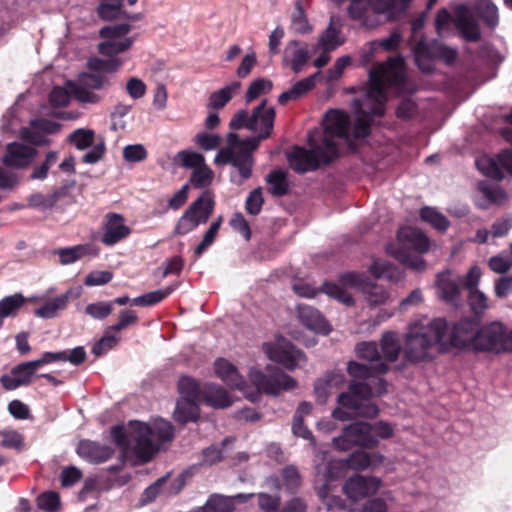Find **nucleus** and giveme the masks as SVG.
I'll list each match as a JSON object with an SVG mask.
<instances>
[{
  "mask_svg": "<svg viewBox=\"0 0 512 512\" xmlns=\"http://www.w3.org/2000/svg\"><path fill=\"white\" fill-rule=\"evenodd\" d=\"M130 438L135 442V453L142 462L150 461L159 447L152 440V428L147 423L132 420L129 422Z\"/></svg>",
  "mask_w": 512,
  "mask_h": 512,
  "instance_id": "9b49d317",
  "label": "nucleus"
},
{
  "mask_svg": "<svg viewBox=\"0 0 512 512\" xmlns=\"http://www.w3.org/2000/svg\"><path fill=\"white\" fill-rule=\"evenodd\" d=\"M214 172L207 165L193 170L190 176V183L196 189H203L211 185Z\"/></svg>",
  "mask_w": 512,
  "mask_h": 512,
  "instance_id": "3c124183",
  "label": "nucleus"
},
{
  "mask_svg": "<svg viewBox=\"0 0 512 512\" xmlns=\"http://www.w3.org/2000/svg\"><path fill=\"white\" fill-rule=\"evenodd\" d=\"M369 272L375 279L386 278L391 280L394 273V265L387 260L375 259L369 266Z\"/></svg>",
  "mask_w": 512,
  "mask_h": 512,
  "instance_id": "052dcab7",
  "label": "nucleus"
},
{
  "mask_svg": "<svg viewBox=\"0 0 512 512\" xmlns=\"http://www.w3.org/2000/svg\"><path fill=\"white\" fill-rule=\"evenodd\" d=\"M443 44L438 40L427 42L423 38L415 44L412 51L415 64L421 72L430 74L434 71V61L438 60L440 47Z\"/></svg>",
  "mask_w": 512,
  "mask_h": 512,
  "instance_id": "ddd939ff",
  "label": "nucleus"
},
{
  "mask_svg": "<svg viewBox=\"0 0 512 512\" xmlns=\"http://www.w3.org/2000/svg\"><path fill=\"white\" fill-rule=\"evenodd\" d=\"M135 37H126L123 40H104L98 44V52L106 57L115 58L131 48Z\"/></svg>",
  "mask_w": 512,
  "mask_h": 512,
  "instance_id": "72a5a7b5",
  "label": "nucleus"
},
{
  "mask_svg": "<svg viewBox=\"0 0 512 512\" xmlns=\"http://www.w3.org/2000/svg\"><path fill=\"white\" fill-rule=\"evenodd\" d=\"M258 506L263 512H278L281 504L279 494L271 495L269 493L260 492L257 494Z\"/></svg>",
  "mask_w": 512,
  "mask_h": 512,
  "instance_id": "774afa93",
  "label": "nucleus"
},
{
  "mask_svg": "<svg viewBox=\"0 0 512 512\" xmlns=\"http://www.w3.org/2000/svg\"><path fill=\"white\" fill-rule=\"evenodd\" d=\"M385 460L381 452H370V449L358 448L345 459L346 466L354 471L374 470Z\"/></svg>",
  "mask_w": 512,
  "mask_h": 512,
  "instance_id": "f3484780",
  "label": "nucleus"
},
{
  "mask_svg": "<svg viewBox=\"0 0 512 512\" xmlns=\"http://www.w3.org/2000/svg\"><path fill=\"white\" fill-rule=\"evenodd\" d=\"M178 391L181 397L178 400L201 402L203 389L199 383L190 376H182L178 381Z\"/></svg>",
  "mask_w": 512,
  "mask_h": 512,
  "instance_id": "473e14b6",
  "label": "nucleus"
},
{
  "mask_svg": "<svg viewBox=\"0 0 512 512\" xmlns=\"http://www.w3.org/2000/svg\"><path fill=\"white\" fill-rule=\"evenodd\" d=\"M291 22L295 28V32L304 35L312 31V26L309 24L303 5L300 0L295 3V10L291 16Z\"/></svg>",
  "mask_w": 512,
  "mask_h": 512,
  "instance_id": "de8ad7c7",
  "label": "nucleus"
},
{
  "mask_svg": "<svg viewBox=\"0 0 512 512\" xmlns=\"http://www.w3.org/2000/svg\"><path fill=\"white\" fill-rule=\"evenodd\" d=\"M268 100L263 99L256 107L252 109L248 115L244 128L249 131L255 132L258 129V124L262 125L263 116L267 113L270 107H267Z\"/></svg>",
  "mask_w": 512,
  "mask_h": 512,
  "instance_id": "13d9d810",
  "label": "nucleus"
},
{
  "mask_svg": "<svg viewBox=\"0 0 512 512\" xmlns=\"http://www.w3.org/2000/svg\"><path fill=\"white\" fill-rule=\"evenodd\" d=\"M276 118V110L274 107H270L267 113L262 119V128L256 136H251L243 139L237 154L240 161L248 169V177L252 176L253 166L255 159L253 152L256 151L262 140L269 138L273 132L274 123Z\"/></svg>",
  "mask_w": 512,
  "mask_h": 512,
  "instance_id": "9d476101",
  "label": "nucleus"
},
{
  "mask_svg": "<svg viewBox=\"0 0 512 512\" xmlns=\"http://www.w3.org/2000/svg\"><path fill=\"white\" fill-rule=\"evenodd\" d=\"M296 313L299 322L307 329L324 336L332 331L329 322L316 308L307 304H298Z\"/></svg>",
  "mask_w": 512,
  "mask_h": 512,
  "instance_id": "2eb2a0df",
  "label": "nucleus"
},
{
  "mask_svg": "<svg viewBox=\"0 0 512 512\" xmlns=\"http://www.w3.org/2000/svg\"><path fill=\"white\" fill-rule=\"evenodd\" d=\"M78 83L90 90H99L109 84L106 76L99 73L83 72L79 75Z\"/></svg>",
  "mask_w": 512,
  "mask_h": 512,
  "instance_id": "680f3d73",
  "label": "nucleus"
},
{
  "mask_svg": "<svg viewBox=\"0 0 512 512\" xmlns=\"http://www.w3.org/2000/svg\"><path fill=\"white\" fill-rule=\"evenodd\" d=\"M175 160L182 167L193 170L206 165L204 155L195 151L181 150L177 153Z\"/></svg>",
  "mask_w": 512,
  "mask_h": 512,
  "instance_id": "49530a36",
  "label": "nucleus"
},
{
  "mask_svg": "<svg viewBox=\"0 0 512 512\" xmlns=\"http://www.w3.org/2000/svg\"><path fill=\"white\" fill-rule=\"evenodd\" d=\"M200 204V201L198 202H192L188 208L185 210V212L182 214V216L179 218L175 229L174 234L175 235H186L189 232L196 229L200 224H205L210 216H211V210L210 206L208 209L204 212V214L201 217H194V212L196 209H198V205Z\"/></svg>",
  "mask_w": 512,
  "mask_h": 512,
  "instance_id": "5701e85b",
  "label": "nucleus"
},
{
  "mask_svg": "<svg viewBox=\"0 0 512 512\" xmlns=\"http://www.w3.org/2000/svg\"><path fill=\"white\" fill-rule=\"evenodd\" d=\"M26 298L22 293H14L0 300V318L16 315L17 311L25 304Z\"/></svg>",
  "mask_w": 512,
  "mask_h": 512,
  "instance_id": "79ce46f5",
  "label": "nucleus"
},
{
  "mask_svg": "<svg viewBox=\"0 0 512 512\" xmlns=\"http://www.w3.org/2000/svg\"><path fill=\"white\" fill-rule=\"evenodd\" d=\"M347 373L353 378V380L359 379L362 381H365L376 374L372 365L363 364L354 360L347 363Z\"/></svg>",
  "mask_w": 512,
  "mask_h": 512,
  "instance_id": "4d7b16f0",
  "label": "nucleus"
},
{
  "mask_svg": "<svg viewBox=\"0 0 512 512\" xmlns=\"http://www.w3.org/2000/svg\"><path fill=\"white\" fill-rule=\"evenodd\" d=\"M471 342L472 350L477 353L505 351V325L500 321L480 324Z\"/></svg>",
  "mask_w": 512,
  "mask_h": 512,
  "instance_id": "1a4fd4ad",
  "label": "nucleus"
},
{
  "mask_svg": "<svg viewBox=\"0 0 512 512\" xmlns=\"http://www.w3.org/2000/svg\"><path fill=\"white\" fill-rule=\"evenodd\" d=\"M76 452L82 459L93 464H100L109 460L115 451L109 445L83 439L79 441Z\"/></svg>",
  "mask_w": 512,
  "mask_h": 512,
  "instance_id": "6ab92c4d",
  "label": "nucleus"
},
{
  "mask_svg": "<svg viewBox=\"0 0 512 512\" xmlns=\"http://www.w3.org/2000/svg\"><path fill=\"white\" fill-rule=\"evenodd\" d=\"M309 148L294 145L285 153L290 168L297 174L317 171L327 167L340 157L337 142L324 132L321 143L313 142L312 136L308 138Z\"/></svg>",
  "mask_w": 512,
  "mask_h": 512,
  "instance_id": "7ed1b4c3",
  "label": "nucleus"
},
{
  "mask_svg": "<svg viewBox=\"0 0 512 512\" xmlns=\"http://www.w3.org/2000/svg\"><path fill=\"white\" fill-rule=\"evenodd\" d=\"M361 291L366 295V300L371 306L382 305L388 299L386 290L373 282L369 277Z\"/></svg>",
  "mask_w": 512,
  "mask_h": 512,
  "instance_id": "ea45409f",
  "label": "nucleus"
},
{
  "mask_svg": "<svg viewBox=\"0 0 512 512\" xmlns=\"http://www.w3.org/2000/svg\"><path fill=\"white\" fill-rule=\"evenodd\" d=\"M0 445L3 448L21 451L25 446L24 437L16 430H5L2 432Z\"/></svg>",
  "mask_w": 512,
  "mask_h": 512,
  "instance_id": "338daca9",
  "label": "nucleus"
},
{
  "mask_svg": "<svg viewBox=\"0 0 512 512\" xmlns=\"http://www.w3.org/2000/svg\"><path fill=\"white\" fill-rule=\"evenodd\" d=\"M77 296V293H73V290L69 289L65 293L46 301L42 306L35 309L34 314L39 318L53 319L57 316L58 311L64 310L67 307L71 298Z\"/></svg>",
  "mask_w": 512,
  "mask_h": 512,
  "instance_id": "a878e982",
  "label": "nucleus"
},
{
  "mask_svg": "<svg viewBox=\"0 0 512 512\" xmlns=\"http://www.w3.org/2000/svg\"><path fill=\"white\" fill-rule=\"evenodd\" d=\"M205 512H234L233 498L218 493L211 494L205 504L200 506Z\"/></svg>",
  "mask_w": 512,
  "mask_h": 512,
  "instance_id": "f704fd0d",
  "label": "nucleus"
},
{
  "mask_svg": "<svg viewBox=\"0 0 512 512\" xmlns=\"http://www.w3.org/2000/svg\"><path fill=\"white\" fill-rule=\"evenodd\" d=\"M124 217L118 213H108L103 226L101 242L107 246H113L129 236L131 229L125 225Z\"/></svg>",
  "mask_w": 512,
  "mask_h": 512,
  "instance_id": "dca6fc26",
  "label": "nucleus"
},
{
  "mask_svg": "<svg viewBox=\"0 0 512 512\" xmlns=\"http://www.w3.org/2000/svg\"><path fill=\"white\" fill-rule=\"evenodd\" d=\"M32 131L38 133L53 135L61 130V124L45 118H34L29 121V127Z\"/></svg>",
  "mask_w": 512,
  "mask_h": 512,
  "instance_id": "bf43d9fd",
  "label": "nucleus"
},
{
  "mask_svg": "<svg viewBox=\"0 0 512 512\" xmlns=\"http://www.w3.org/2000/svg\"><path fill=\"white\" fill-rule=\"evenodd\" d=\"M267 354L271 361L278 363L289 371L295 370L299 361L305 359V353L291 342L283 346L272 347Z\"/></svg>",
  "mask_w": 512,
  "mask_h": 512,
  "instance_id": "a211bd4d",
  "label": "nucleus"
},
{
  "mask_svg": "<svg viewBox=\"0 0 512 512\" xmlns=\"http://www.w3.org/2000/svg\"><path fill=\"white\" fill-rule=\"evenodd\" d=\"M273 83L271 80L266 78H257L253 80L245 95V100L247 103L252 102L256 98H258L261 94H267L272 90Z\"/></svg>",
  "mask_w": 512,
  "mask_h": 512,
  "instance_id": "09e8293b",
  "label": "nucleus"
},
{
  "mask_svg": "<svg viewBox=\"0 0 512 512\" xmlns=\"http://www.w3.org/2000/svg\"><path fill=\"white\" fill-rule=\"evenodd\" d=\"M122 61L118 58L101 59L99 57H92L88 60L87 66L90 70L96 73H114L118 71Z\"/></svg>",
  "mask_w": 512,
  "mask_h": 512,
  "instance_id": "c03bdc74",
  "label": "nucleus"
},
{
  "mask_svg": "<svg viewBox=\"0 0 512 512\" xmlns=\"http://www.w3.org/2000/svg\"><path fill=\"white\" fill-rule=\"evenodd\" d=\"M394 436L393 426L384 420L368 422L355 420L342 428L341 434L333 438V444L340 451H348L354 447L374 450L381 440H389Z\"/></svg>",
  "mask_w": 512,
  "mask_h": 512,
  "instance_id": "f03ea898",
  "label": "nucleus"
},
{
  "mask_svg": "<svg viewBox=\"0 0 512 512\" xmlns=\"http://www.w3.org/2000/svg\"><path fill=\"white\" fill-rule=\"evenodd\" d=\"M202 401L213 409H226L233 403L228 391L215 383H207L204 386Z\"/></svg>",
  "mask_w": 512,
  "mask_h": 512,
  "instance_id": "393cba45",
  "label": "nucleus"
},
{
  "mask_svg": "<svg viewBox=\"0 0 512 512\" xmlns=\"http://www.w3.org/2000/svg\"><path fill=\"white\" fill-rule=\"evenodd\" d=\"M37 153V149L32 146L12 142L6 147V153L2 157V163L9 168L24 169L33 162Z\"/></svg>",
  "mask_w": 512,
  "mask_h": 512,
  "instance_id": "4468645a",
  "label": "nucleus"
},
{
  "mask_svg": "<svg viewBox=\"0 0 512 512\" xmlns=\"http://www.w3.org/2000/svg\"><path fill=\"white\" fill-rule=\"evenodd\" d=\"M437 289L439 291V297L441 300L455 308L461 306V289L455 281L450 279H442L440 274H438Z\"/></svg>",
  "mask_w": 512,
  "mask_h": 512,
  "instance_id": "7c9ffc66",
  "label": "nucleus"
},
{
  "mask_svg": "<svg viewBox=\"0 0 512 512\" xmlns=\"http://www.w3.org/2000/svg\"><path fill=\"white\" fill-rule=\"evenodd\" d=\"M319 292L326 294L330 298H333L346 306H353L355 303L352 295L349 294L342 286L334 282L325 281L319 287Z\"/></svg>",
  "mask_w": 512,
  "mask_h": 512,
  "instance_id": "4c0bfd02",
  "label": "nucleus"
},
{
  "mask_svg": "<svg viewBox=\"0 0 512 512\" xmlns=\"http://www.w3.org/2000/svg\"><path fill=\"white\" fill-rule=\"evenodd\" d=\"M152 428V438H156L159 444L170 442L175 436L174 426L163 418L155 420Z\"/></svg>",
  "mask_w": 512,
  "mask_h": 512,
  "instance_id": "37998d69",
  "label": "nucleus"
},
{
  "mask_svg": "<svg viewBox=\"0 0 512 512\" xmlns=\"http://www.w3.org/2000/svg\"><path fill=\"white\" fill-rule=\"evenodd\" d=\"M264 204V198L262 194V187L253 189L245 201V210L252 216L260 214Z\"/></svg>",
  "mask_w": 512,
  "mask_h": 512,
  "instance_id": "0e129e2a",
  "label": "nucleus"
},
{
  "mask_svg": "<svg viewBox=\"0 0 512 512\" xmlns=\"http://www.w3.org/2000/svg\"><path fill=\"white\" fill-rule=\"evenodd\" d=\"M169 477H170V473H167L166 475L158 478L155 482L150 484L147 488H145V490L143 491L141 498H140V504L147 505V504L155 501V499L161 493L162 488H163L164 484L167 482V480L169 479Z\"/></svg>",
  "mask_w": 512,
  "mask_h": 512,
  "instance_id": "6e6d98bb",
  "label": "nucleus"
},
{
  "mask_svg": "<svg viewBox=\"0 0 512 512\" xmlns=\"http://www.w3.org/2000/svg\"><path fill=\"white\" fill-rule=\"evenodd\" d=\"M383 357L388 362H395L401 352V346L391 331H386L380 339Z\"/></svg>",
  "mask_w": 512,
  "mask_h": 512,
  "instance_id": "e433bc0d",
  "label": "nucleus"
},
{
  "mask_svg": "<svg viewBox=\"0 0 512 512\" xmlns=\"http://www.w3.org/2000/svg\"><path fill=\"white\" fill-rule=\"evenodd\" d=\"M283 485L287 493L296 494L302 485V477L295 465H286L281 469Z\"/></svg>",
  "mask_w": 512,
  "mask_h": 512,
  "instance_id": "58836bf2",
  "label": "nucleus"
},
{
  "mask_svg": "<svg viewBox=\"0 0 512 512\" xmlns=\"http://www.w3.org/2000/svg\"><path fill=\"white\" fill-rule=\"evenodd\" d=\"M355 353L357 357L366 360L373 366L374 372L384 375L389 371V366L382 360L378 346L375 342L362 341L356 344Z\"/></svg>",
  "mask_w": 512,
  "mask_h": 512,
  "instance_id": "4be33fe9",
  "label": "nucleus"
},
{
  "mask_svg": "<svg viewBox=\"0 0 512 512\" xmlns=\"http://www.w3.org/2000/svg\"><path fill=\"white\" fill-rule=\"evenodd\" d=\"M471 10L472 13L475 12V17L481 19L490 30L498 26V7L492 0H474Z\"/></svg>",
  "mask_w": 512,
  "mask_h": 512,
  "instance_id": "cd10ccee",
  "label": "nucleus"
},
{
  "mask_svg": "<svg viewBox=\"0 0 512 512\" xmlns=\"http://www.w3.org/2000/svg\"><path fill=\"white\" fill-rule=\"evenodd\" d=\"M398 241L406 248L425 253L430 248V240L422 231L412 227H402L397 231Z\"/></svg>",
  "mask_w": 512,
  "mask_h": 512,
  "instance_id": "b1692460",
  "label": "nucleus"
},
{
  "mask_svg": "<svg viewBox=\"0 0 512 512\" xmlns=\"http://www.w3.org/2000/svg\"><path fill=\"white\" fill-rule=\"evenodd\" d=\"M434 345H437L436 336L429 330V324L426 328L410 330L405 336V361L413 365L432 361L430 350Z\"/></svg>",
  "mask_w": 512,
  "mask_h": 512,
  "instance_id": "6e6552de",
  "label": "nucleus"
},
{
  "mask_svg": "<svg viewBox=\"0 0 512 512\" xmlns=\"http://www.w3.org/2000/svg\"><path fill=\"white\" fill-rule=\"evenodd\" d=\"M214 163L218 166L231 165L236 168L241 178L237 182V185H242L245 180L249 179L248 169L244 167L240 161L237 151L231 150L227 147L221 148L215 155Z\"/></svg>",
  "mask_w": 512,
  "mask_h": 512,
  "instance_id": "c756f323",
  "label": "nucleus"
},
{
  "mask_svg": "<svg viewBox=\"0 0 512 512\" xmlns=\"http://www.w3.org/2000/svg\"><path fill=\"white\" fill-rule=\"evenodd\" d=\"M201 409L199 402L177 400L173 411V419L179 425H186L190 422L196 423L200 420Z\"/></svg>",
  "mask_w": 512,
  "mask_h": 512,
  "instance_id": "c85d7f7f",
  "label": "nucleus"
},
{
  "mask_svg": "<svg viewBox=\"0 0 512 512\" xmlns=\"http://www.w3.org/2000/svg\"><path fill=\"white\" fill-rule=\"evenodd\" d=\"M266 371L268 373L252 368L249 372L250 381L256 388L245 394L251 403L260 402L261 394L277 397L281 391H291L298 387V382L280 368L268 364Z\"/></svg>",
  "mask_w": 512,
  "mask_h": 512,
  "instance_id": "39448f33",
  "label": "nucleus"
},
{
  "mask_svg": "<svg viewBox=\"0 0 512 512\" xmlns=\"http://www.w3.org/2000/svg\"><path fill=\"white\" fill-rule=\"evenodd\" d=\"M387 101L386 94L381 87L379 81L373 82L366 91V102L364 107L369 106H378L381 105L382 108L385 109V104Z\"/></svg>",
  "mask_w": 512,
  "mask_h": 512,
  "instance_id": "864d4df0",
  "label": "nucleus"
},
{
  "mask_svg": "<svg viewBox=\"0 0 512 512\" xmlns=\"http://www.w3.org/2000/svg\"><path fill=\"white\" fill-rule=\"evenodd\" d=\"M123 5L121 2L103 1L97 8L98 17L103 21H113L122 17Z\"/></svg>",
  "mask_w": 512,
  "mask_h": 512,
  "instance_id": "a18cd8bd",
  "label": "nucleus"
},
{
  "mask_svg": "<svg viewBox=\"0 0 512 512\" xmlns=\"http://www.w3.org/2000/svg\"><path fill=\"white\" fill-rule=\"evenodd\" d=\"M94 140L95 132L94 130L88 128H78L74 130L67 138V141L80 151L93 146Z\"/></svg>",
  "mask_w": 512,
  "mask_h": 512,
  "instance_id": "a19ab883",
  "label": "nucleus"
},
{
  "mask_svg": "<svg viewBox=\"0 0 512 512\" xmlns=\"http://www.w3.org/2000/svg\"><path fill=\"white\" fill-rule=\"evenodd\" d=\"M36 503L40 510L46 512H55L60 508L61 505L60 495L55 491H46L37 497Z\"/></svg>",
  "mask_w": 512,
  "mask_h": 512,
  "instance_id": "5fc2aeb1",
  "label": "nucleus"
},
{
  "mask_svg": "<svg viewBox=\"0 0 512 512\" xmlns=\"http://www.w3.org/2000/svg\"><path fill=\"white\" fill-rule=\"evenodd\" d=\"M382 485V479L376 476L354 474L343 484L342 491L347 498L358 501L370 494H376Z\"/></svg>",
  "mask_w": 512,
  "mask_h": 512,
  "instance_id": "f8f14e48",
  "label": "nucleus"
},
{
  "mask_svg": "<svg viewBox=\"0 0 512 512\" xmlns=\"http://www.w3.org/2000/svg\"><path fill=\"white\" fill-rule=\"evenodd\" d=\"M66 84L70 88L72 96L77 101L89 104H95L100 101V97L97 94L93 93L87 87H84L83 85L75 83L71 80L67 81Z\"/></svg>",
  "mask_w": 512,
  "mask_h": 512,
  "instance_id": "8fccbe9b",
  "label": "nucleus"
},
{
  "mask_svg": "<svg viewBox=\"0 0 512 512\" xmlns=\"http://www.w3.org/2000/svg\"><path fill=\"white\" fill-rule=\"evenodd\" d=\"M301 41L299 40H290L285 48V55L283 57V61L286 63L288 61L286 57V53L291 48H297L292 53V59H291V70L298 74L300 73L304 66L307 64V62L310 59V52L308 50L307 45L301 46Z\"/></svg>",
  "mask_w": 512,
  "mask_h": 512,
  "instance_id": "2f4dec72",
  "label": "nucleus"
},
{
  "mask_svg": "<svg viewBox=\"0 0 512 512\" xmlns=\"http://www.w3.org/2000/svg\"><path fill=\"white\" fill-rule=\"evenodd\" d=\"M468 304L473 314L472 316H478L482 320V316L488 308L486 295L480 290L470 292Z\"/></svg>",
  "mask_w": 512,
  "mask_h": 512,
  "instance_id": "e2e57ef3",
  "label": "nucleus"
},
{
  "mask_svg": "<svg viewBox=\"0 0 512 512\" xmlns=\"http://www.w3.org/2000/svg\"><path fill=\"white\" fill-rule=\"evenodd\" d=\"M356 119L350 128V122L347 115L338 109L328 110L324 118L328 122L324 127L328 137H338L345 141L350 152L355 153L358 150L357 140L365 139L371 134V126L374 117H383L385 109L381 105L364 107L363 101L355 99L353 101Z\"/></svg>",
  "mask_w": 512,
  "mask_h": 512,
  "instance_id": "f257e3e1",
  "label": "nucleus"
},
{
  "mask_svg": "<svg viewBox=\"0 0 512 512\" xmlns=\"http://www.w3.org/2000/svg\"><path fill=\"white\" fill-rule=\"evenodd\" d=\"M454 17L448 9L441 8L435 16V29L438 34L451 22L454 23L460 37L468 43H476L481 40L482 33L479 20L472 13L471 7L466 3L457 4L454 7Z\"/></svg>",
  "mask_w": 512,
  "mask_h": 512,
  "instance_id": "423d86ee",
  "label": "nucleus"
},
{
  "mask_svg": "<svg viewBox=\"0 0 512 512\" xmlns=\"http://www.w3.org/2000/svg\"><path fill=\"white\" fill-rule=\"evenodd\" d=\"M288 172L282 168L271 170L265 177L269 186V193L276 198H281L290 193L291 187L288 179Z\"/></svg>",
  "mask_w": 512,
  "mask_h": 512,
  "instance_id": "bb28decb",
  "label": "nucleus"
},
{
  "mask_svg": "<svg viewBox=\"0 0 512 512\" xmlns=\"http://www.w3.org/2000/svg\"><path fill=\"white\" fill-rule=\"evenodd\" d=\"M130 30L131 25L129 23L107 25L99 30V36L104 40H121L125 38Z\"/></svg>",
  "mask_w": 512,
  "mask_h": 512,
  "instance_id": "603ef678",
  "label": "nucleus"
},
{
  "mask_svg": "<svg viewBox=\"0 0 512 512\" xmlns=\"http://www.w3.org/2000/svg\"><path fill=\"white\" fill-rule=\"evenodd\" d=\"M419 215L424 222L429 223L433 228L440 232H445L450 226L448 218L434 207H422Z\"/></svg>",
  "mask_w": 512,
  "mask_h": 512,
  "instance_id": "c9c22d12",
  "label": "nucleus"
},
{
  "mask_svg": "<svg viewBox=\"0 0 512 512\" xmlns=\"http://www.w3.org/2000/svg\"><path fill=\"white\" fill-rule=\"evenodd\" d=\"M215 374L232 389L243 391L246 386L245 378L239 373L237 367L223 358L216 359L214 363Z\"/></svg>",
  "mask_w": 512,
  "mask_h": 512,
  "instance_id": "412c9836",
  "label": "nucleus"
},
{
  "mask_svg": "<svg viewBox=\"0 0 512 512\" xmlns=\"http://www.w3.org/2000/svg\"><path fill=\"white\" fill-rule=\"evenodd\" d=\"M337 403L339 406L353 411L357 417L373 419L377 417L380 412L377 404L361 402L349 391H344L338 394Z\"/></svg>",
  "mask_w": 512,
  "mask_h": 512,
  "instance_id": "aec40b11",
  "label": "nucleus"
},
{
  "mask_svg": "<svg viewBox=\"0 0 512 512\" xmlns=\"http://www.w3.org/2000/svg\"><path fill=\"white\" fill-rule=\"evenodd\" d=\"M348 391L351 392L361 402L367 403L373 395V388L365 381L351 380L348 384Z\"/></svg>",
  "mask_w": 512,
  "mask_h": 512,
  "instance_id": "69168bd1",
  "label": "nucleus"
},
{
  "mask_svg": "<svg viewBox=\"0 0 512 512\" xmlns=\"http://www.w3.org/2000/svg\"><path fill=\"white\" fill-rule=\"evenodd\" d=\"M381 76L385 77L388 85L399 95H412L417 92L416 83L408 76L406 63L402 55L389 57L378 67Z\"/></svg>",
  "mask_w": 512,
  "mask_h": 512,
  "instance_id": "0eeeda50",
  "label": "nucleus"
},
{
  "mask_svg": "<svg viewBox=\"0 0 512 512\" xmlns=\"http://www.w3.org/2000/svg\"><path fill=\"white\" fill-rule=\"evenodd\" d=\"M482 320L478 316H466L453 324L450 335L449 323L445 318L430 321L429 330L435 334L439 353H447L451 348H472V336L479 329Z\"/></svg>",
  "mask_w": 512,
  "mask_h": 512,
  "instance_id": "20e7f679",
  "label": "nucleus"
}]
</instances>
